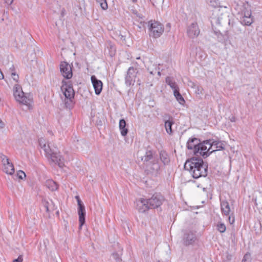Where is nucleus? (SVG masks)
I'll return each mask as SVG.
<instances>
[{"instance_id":"aec40b11","label":"nucleus","mask_w":262,"mask_h":262,"mask_svg":"<svg viewBox=\"0 0 262 262\" xmlns=\"http://www.w3.org/2000/svg\"><path fill=\"white\" fill-rule=\"evenodd\" d=\"M251 11H247V16H243L241 19V24L246 26H250L253 23Z\"/></svg>"},{"instance_id":"72a5a7b5","label":"nucleus","mask_w":262,"mask_h":262,"mask_svg":"<svg viewBox=\"0 0 262 262\" xmlns=\"http://www.w3.org/2000/svg\"><path fill=\"white\" fill-rule=\"evenodd\" d=\"M256 205L258 207H262V196L256 197L255 199Z\"/></svg>"},{"instance_id":"de8ad7c7","label":"nucleus","mask_w":262,"mask_h":262,"mask_svg":"<svg viewBox=\"0 0 262 262\" xmlns=\"http://www.w3.org/2000/svg\"><path fill=\"white\" fill-rule=\"evenodd\" d=\"M136 27H137V29L139 30H141L142 29V26L139 25H135Z\"/></svg>"},{"instance_id":"cd10ccee","label":"nucleus","mask_w":262,"mask_h":262,"mask_svg":"<svg viewBox=\"0 0 262 262\" xmlns=\"http://www.w3.org/2000/svg\"><path fill=\"white\" fill-rule=\"evenodd\" d=\"M173 124V122L172 120H167V121H165V127L167 133L169 135H171L172 133L171 126Z\"/></svg>"},{"instance_id":"423d86ee","label":"nucleus","mask_w":262,"mask_h":262,"mask_svg":"<svg viewBox=\"0 0 262 262\" xmlns=\"http://www.w3.org/2000/svg\"><path fill=\"white\" fill-rule=\"evenodd\" d=\"M13 95L17 101L26 105L29 108L32 100L29 97L27 96V94L24 93L20 85L18 84L14 85L13 87Z\"/></svg>"},{"instance_id":"7ed1b4c3","label":"nucleus","mask_w":262,"mask_h":262,"mask_svg":"<svg viewBox=\"0 0 262 262\" xmlns=\"http://www.w3.org/2000/svg\"><path fill=\"white\" fill-rule=\"evenodd\" d=\"M39 142L41 148L44 150L48 158L57 164L60 167H63L64 166L65 160L56 148L52 149L50 145L46 144L42 139H40Z\"/></svg>"},{"instance_id":"f3484780","label":"nucleus","mask_w":262,"mask_h":262,"mask_svg":"<svg viewBox=\"0 0 262 262\" xmlns=\"http://www.w3.org/2000/svg\"><path fill=\"white\" fill-rule=\"evenodd\" d=\"M137 208L140 212H145L150 209L146 199H141L137 202Z\"/></svg>"},{"instance_id":"7c9ffc66","label":"nucleus","mask_w":262,"mask_h":262,"mask_svg":"<svg viewBox=\"0 0 262 262\" xmlns=\"http://www.w3.org/2000/svg\"><path fill=\"white\" fill-rule=\"evenodd\" d=\"M10 70L12 72L11 76L13 79L16 81H17L18 79V75L14 71V68L13 65H12V67L10 68Z\"/></svg>"},{"instance_id":"c03bdc74","label":"nucleus","mask_w":262,"mask_h":262,"mask_svg":"<svg viewBox=\"0 0 262 262\" xmlns=\"http://www.w3.org/2000/svg\"><path fill=\"white\" fill-rule=\"evenodd\" d=\"M4 125V123L1 120H0V128H3Z\"/></svg>"},{"instance_id":"9b49d317","label":"nucleus","mask_w":262,"mask_h":262,"mask_svg":"<svg viewBox=\"0 0 262 262\" xmlns=\"http://www.w3.org/2000/svg\"><path fill=\"white\" fill-rule=\"evenodd\" d=\"M206 141L208 142V143H206V150L209 153V155L213 152L224 149V144L220 141H212L211 140Z\"/></svg>"},{"instance_id":"ea45409f","label":"nucleus","mask_w":262,"mask_h":262,"mask_svg":"<svg viewBox=\"0 0 262 262\" xmlns=\"http://www.w3.org/2000/svg\"><path fill=\"white\" fill-rule=\"evenodd\" d=\"M229 120L231 122H234L236 121V118L235 116L231 115L229 117Z\"/></svg>"},{"instance_id":"f8f14e48","label":"nucleus","mask_w":262,"mask_h":262,"mask_svg":"<svg viewBox=\"0 0 262 262\" xmlns=\"http://www.w3.org/2000/svg\"><path fill=\"white\" fill-rule=\"evenodd\" d=\"M150 209L158 208L164 201L163 197L160 194H154L150 199L146 200Z\"/></svg>"},{"instance_id":"473e14b6","label":"nucleus","mask_w":262,"mask_h":262,"mask_svg":"<svg viewBox=\"0 0 262 262\" xmlns=\"http://www.w3.org/2000/svg\"><path fill=\"white\" fill-rule=\"evenodd\" d=\"M1 158L2 159V161L3 162V166L7 164L11 163V162H9V159L6 156L3 155L1 156Z\"/></svg>"},{"instance_id":"4468645a","label":"nucleus","mask_w":262,"mask_h":262,"mask_svg":"<svg viewBox=\"0 0 262 262\" xmlns=\"http://www.w3.org/2000/svg\"><path fill=\"white\" fill-rule=\"evenodd\" d=\"M200 29L196 23H193L187 28V35L191 38L196 37L200 34Z\"/></svg>"},{"instance_id":"39448f33","label":"nucleus","mask_w":262,"mask_h":262,"mask_svg":"<svg viewBox=\"0 0 262 262\" xmlns=\"http://www.w3.org/2000/svg\"><path fill=\"white\" fill-rule=\"evenodd\" d=\"M61 90L65 97V104L67 107H70L74 97L75 92L71 81H62Z\"/></svg>"},{"instance_id":"412c9836","label":"nucleus","mask_w":262,"mask_h":262,"mask_svg":"<svg viewBox=\"0 0 262 262\" xmlns=\"http://www.w3.org/2000/svg\"><path fill=\"white\" fill-rule=\"evenodd\" d=\"M223 0H210V5L214 7L215 9L213 10V11L215 9H220L223 10L224 12H227L225 9L226 7H224V9L222 8L223 6L222 5V2Z\"/></svg>"},{"instance_id":"1a4fd4ad","label":"nucleus","mask_w":262,"mask_h":262,"mask_svg":"<svg viewBox=\"0 0 262 262\" xmlns=\"http://www.w3.org/2000/svg\"><path fill=\"white\" fill-rule=\"evenodd\" d=\"M75 198L77 200L78 206V214L79 215V228L80 229L85 223V207L80 200L79 196L77 195L75 196Z\"/></svg>"},{"instance_id":"dca6fc26","label":"nucleus","mask_w":262,"mask_h":262,"mask_svg":"<svg viewBox=\"0 0 262 262\" xmlns=\"http://www.w3.org/2000/svg\"><path fill=\"white\" fill-rule=\"evenodd\" d=\"M91 81L95 89V94L97 95H99L102 89L103 84L102 81L97 79L95 75L91 76Z\"/></svg>"},{"instance_id":"5701e85b","label":"nucleus","mask_w":262,"mask_h":262,"mask_svg":"<svg viewBox=\"0 0 262 262\" xmlns=\"http://www.w3.org/2000/svg\"><path fill=\"white\" fill-rule=\"evenodd\" d=\"M160 158L164 165H168L170 162V159L168 154L163 150L160 152Z\"/></svg>"},{"instance_id":"603ef678","label":"nucleus","mask_w":262,"mask_h":262,"mask_svg":"<svg viewBox=\"0 0 262 262\" xmlns=\"http://www.w3.org/2000/svg\"><path fill=\"white\" fill-rule=\"evenodd\" d=\"M158 74L159 75H160V74H161L160 72H158Z\"/></svg>"},{"instance_id":"20e7f679","label":"nucleus","mask_w":262,"mask_h":262,"mask_svg":"<svg viewBox=\"0 0 262 262\" xmlns=\"http://www.w3.org/2000/svg\"><path fill=\"white\" fill-rule=\"evenodd\" d=\"M208 142L204 141L201 142L200 140L196 138L190 139L187 143V147L189 149H193V153L195 156H202L206 158L209 156L207 152L206 143Z\"/></svg>"},{"instance_id":"f03ea898","label":"nucleus","mask_w":262,"mask_h":262,"mask_svg":"<svg viewBox=\"0 0 262 262\" xmlns=\"http://www.w3.org/2000/svg\"><path fill=\"white\" fill-rule=\"evenodd\" d=\"M197 157L188 159L184 164L185 170H188L194 179L205 177L208 173L207 164L205 163L201 158Z\"/></svg>"},{"instance_id":"4c0bfd02","label":"nucleus","mask_w":262,"mask_h":262,"mask_svg":"<svg viewBox=\"0 0 262 262\" xmlns=\"http://www.w3.org/2000/svg\"><path fill=\"white\" fill-rule=\"evenodd\" d=\"M228 220H229V223L231 224H233V223L234 222V216L232 217L231 215H229V217H228Z\"/></svg>"},{"instance_id":"37998d69","label":"nucleus","mask_w":262,"mask_h":262,"mask_svg":"<svg viewBox=\"0 0 262 262\" xmlns=\"http://www.w3.org/2000/svg\"><path fill=\"white\" fill-rule=\"evenodd\" d=\"M249 256V255L248 254H246L244 257V258L242 260V262H246V260H247V258Z\"/></svg>"},{"instance_id":"2eb2a0df","label":"nucleus","mask_w":262,"mask_h":262,"mask_svg":"<svg viewBox=\"0 0 262 262\" xmlns=\"http://www.w3.org/2000/svg\"><path fill=\"white\" fill-rule=\"evenodd\" d=\"M196 240V236L192 231H187L185 233L183 237V243L186 246L192 245Z\"/></svg>"},{"instance_id":"a211bd4d","label":"nucleus","mask_w":262,"mask_h":262,"mask_svg":"<svg viewBox=\"0 0 262 262\" xmlns=\"http://www.w3.org/2000/svg\"><path fill=\"white\" fill-rule=\"evenodd\" d=\"M154 156L152 151L151 150H147L144 156H143L141 158L142 161L143 162V163L146 165L147 163H149L151 162V161L156 160Z\"/></svg>"},{"instance_id":"f704fd0d","label":"nucleus","mask_w":262,"mask_h":262,"mask_svg":"<svg viewBox=\"0 0 262 262\" xmlns=\"http://www.w3.org/2000/svg\"><path fill=\"white\" fill-rule=\"evenodd\" d=\"M112 256L113 258L116 261V262H120L121 259L119 255V254L117 253H114L112 254Z\"/></svg>"},{"instance_id":"a878e982","label":"nucleus","mask_w":262,"mask_h":262,"mask_svg":"<svg viewBox=\"0 0 262 262\" xmlns=\"http://www.w3.org/2000/svg\"><path fill=\"white\" fill-rule=\"evenodd\" d=\"M3 170L5 173L10 175L13 174L14 172V167L12 163L3 166Z\"/></svg>"},{"instance_id":"e433bc0d","label":"nucleus","mask_w":262,"mask_h":262,"mask_svg":"<svg viewBox=\"0 0 262 262\" xmlns=\"http://www.w3.org/2000/svg\"><path fill=\"white\" fill-rule=\"evenodd\" d=\"M164 0H153L152 4L154 5H158L163 3Z\"/></svg>"},{"instance_id":"58836bf2","label":"nucleus","mask_w":262,"mask_h":262,"mask_svg":"<svg viewBox=\"0 0 262 262\" xmlns=\"http://www.w3.org/2000/svg\"><path fill=\"white\" fill-rule=\"evenodd\" d=\"M23 261V258L22 256L20 255L18 256V257L17 259H15L13 260V262H22Z\"/></svg>"},{"instance_id":"0eeeda50","label":"nucleus","mask_w":262,"mask_h":262,"mask_svg":"<svg viewBox=\"0 0 262 262\" xmlns=\"http://www.w3.org/2000/svg\"><path fill=\"white\" fill-rule=\"evenodd\" d=\"M150 36L154 38L159 37L164 31V27L162 24L158 21L150 20L148 22Z\"/></svg>"},{"instance_id":"a19ab883","label":"nucleus","mask_w":262,"mask_h":262,"mask_svg":"<svg viewBox=\"0 0 262 262\" xmlns=\"http://www.w3.org/2000/svg\"><path fill=\"white\" fill-rule=\"evenodd\" d=\"M49 243V241L48 239H46L43 241V246L45 247L44 250L46 251L47 250V244Z\"/></svg>"},{"instance_id":"8fccbe9b","label":"nucleus","mask_w":262,"mask_h":262,"mask_svg":"<svg viewBox=\"0 0 262 262\" xmlns=\"http://www.w3.org/2000/svg\"><path fill=\"white\" fill-rule=\"evenodd\" d=\"M166 27H168V28L169 29L170 28V24H167V25H166Z\"/></svg>"},{"instance_id":"f257e3e1","label":"nucleus","mask_w":262,"mask_h":262,"mask_svg":"<svg viewBox=\"0 0 262 262\" xmlns=\"http://www.w3.org/2000/svg\"><path fill=\"white\" fill-rule=\"evenodd\" d=\"M234 19L229 12H224L220 9L214 10L210 16L212 27L219 31L225 30L228 35H238L242 32V25L235 23Z\"/></svg>"},{"instance_id":"6ab92c4d","label":"nucleus","mask_w":262,"mask_h":262,"mask_svg":"<svg viewBox=\"0 0 262 262\" xmlns=\"http://www.w3.org/2000/svg\"><path fill=\"white\" fill-rule=\"evenodd\" d=\"M221 208L223 214L225 215H229L231 210L229 204L227 201H222L221 202Z\"/></svg>"},{"instance_id":"393cba45","label":"nucleus","mask_w":262,"mask_h":262,"mask_svg":"<svg viewBox=\"0 0 262 262\" xmlns=\"http://www.w3.org/2000/svg\"><path fill=\"white\" fill-rule=\"evenodd\" d=\"M45 185L51 191H55L58 189L57 184L52 180L46 181Z\"/></svg>"},{"instance_id":"79ce46f5","label":"nucleus","mask_w":262,"mask_h":262,"mask_svg":"<svg viewBox=\"0 0 262 262\" xmlns=\"http://www.w3.org/2000/svg\"><path fill=\"white\" fill-rule=\"evenodd\" d=\"M5 3L8 5H11L13 2V0H5Z\"/></svg>"},{"instance_id":"bb28decb","label":"nucleus","mask_w":262,"mask_h":262,"mask_svg":"<svg viewBox=\"0 0 262 262\" xmlns=\"http://www.w3.org/2000/svg\"><path fill=\"white\" fill-rule=\"evenodd\" d=\"M173 94L179 103L180 104L183 105L185 103V100L179 92V89H175L173 91Z\"/></svg>"},{"instance_id":"ddd939ff","label":"nucleus","mask_w":262,"mask_h":262,"mask_svg":"<svg viewBox=\"0 0 262 262\" xmlns=\"http://www.w3.org/2000/svg\"><path fill=\"white\" fill-rule=\"evenodd\" d=\"M60 70L62 75L66 79H69L73 76L72 67L68 62L62 61L60 64Z\"/></svg>"},{"instance_id":"a18cd8bd","label":"nucleus","mask_w":262,"mask_h":262,"mask_svg":"<svg viewBox=\"0 0 262 262\" xmlns=\"http://www.w3.org/2000/svg\"><path fill=\"white\" fill-rule=\"evenodd\" d=\"M4 75L2 73V72L1 71V70H0V79H4Z\"/></svg>"},{"instance_id":"6e6552de","label":"nucleus","mask_w":262,"mask_h":262,"mask_svg":"<svg viewBox=\"0 0 262 262\" xmlns=\"http://www.w3.org/2000/svg\"><path fill=\"white\" fill-rule=\"evenodd\" d=\"M146 171L153 176H157L160 173V166L157 159L146 164Z\"/></svg>"},{"instance_id":"4be33fe9","label":"nucleus","mask_w":262,"mask_h":262,"mask_svg":"<svg viewBox=\"0 0 262 262\" xmlns=\"http://www.w3.org/2000/svg\"><path fill=\"white\" fill-rule=\"evenodd\" d=\"M43 204L47 212L52 211L57 209V206L51 200L50 202L45 201L43 202Z\"/></svg>"},{"instance_id":"09e8293b","label":"nucleus","mask_w":262,"mask_h":262,"mask_svg":"<svg viewBox=\"0 0 262 262\" xmlns=\"http://www.w3.org/2000/svg\"><path fill=\"white\" fill-rule=\"evenodd\" d=\"M247 16V11L244 12V16Z\"/></svg>"},{"instance_id":"3c124183","label":"nucleus","mask_w":262,"mask_h":262,"mask_svg":"<svg viewBox=\"0 0 262 262\" xmlns=\"http://www.w3.org/2000/svg\"><path fill=\"white\" fill-rule=\"evenodd\" d=\"M56 214H59V211H58V210H57V211H56Z\"/></svg>"},{"instance_id":"c756f323","label":"nucleus","mask_w":262,"mask_h":262,"mask_svg":"<svg viewBox=\"0 0 262 262\" xmlns=\"http://www.w3.org/2000/svg\"><path fill=\"white\" fill-rule=\"evenodd\" d=\"M100 5L103 10H106L108 8L106 0H96Z\"/></svg>"},{"instance_id":"9d476101","label":"nucleus","mask_w":262,"mask_h":262,"mask_svg":"<svg viewBox=\"0 0 262 262\" xmlns=\"http://www.w3.org/2000/svg\"><path fill=\"white\" fill-rule=\"evenodd\" d=\"M138 72L137 69L133 67L128 68L125 77V83L126 86H130L131 85H134Z\"/></svg>"},{"instance_id":"c85d7f7f","label":"nucleus","mask_w":262,"mask_h":262,"mask_svg":"<svg viewBox=\"0 0 262 262\" xmlns=\"http://www.w3.org/2000/svg\"><path fill=\"white\" fill-rule=\"evenodd\" d=\"M166 82L167 84H168L170 88L173 90V91L175 89H178L179 88L177 85L176 82L172 80V78L169 77H167L166 78Z\"/></svg>"},{"instance_id":"b1692460","label":"nucleus","mask_w":262,"mask_h":262,"mask_svg":"<svg viewBox=\"0 0 262 262\" xmlns=\"http://www.w3.org/2000/svg\"><path fill=\"white\" fill-rule=\"evenodd\" d=\"M126 125V123L124 119H122L120 120L119 126L121 134L123 136H125L128 133V129L125 127Z\"/></svg>"},{"instance_id":"c9c22d12","label":"nucleus","mask_w":262,"mask_h":262,"mask_svg":"<svg viewBox=\"0 0 262 262\" xmlns=\"http://www.w3.org/2000/svg\"><path fill=\"white\" fill-rule=\"evenodd\" d=\"M18 178L20 179H23V178L26 177L25 173L21 170L19 171V172L18 173Z\"/></svg>"},{"instance_id":"49530a36","label":"nucleus","mask_w":262,"mask_h":262,"mask_svg":"<svg viewBox=\"0 0 262 262\" xmlns=\"http://www.w3.org/2000/svg\"><path fill=\"white\" fill-rule=\"evenodd\" d=\"M202 88H198V94H201L202 93Z\"/></svg>"},{"instance_id":"2f4dec72","label":"nucleus","mask_w":262,"mask_h":262,"mask_svg":"<svg viewBox=\"0 0 262 262\" xmlns=\"http://www.w3.org/2000/svg\"><path fill=\"white\" fill-rule=\"evenodd\" d=\"M217 230L221 232V233H224L225 232L226 230V226L224 224L220 223H219L217 225Z\"/></svg>"}]
</instances>
